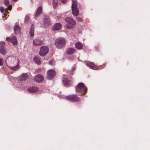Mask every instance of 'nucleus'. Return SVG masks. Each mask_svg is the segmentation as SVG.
I'll return each instance as SVG.
<instances>
[{
  "instance_id": "f704fd0d",
  "label": "nucleus",
  "mask_w": 150,
  "mask_h": 150,
  "mask_svg": "<svg viewBox=\"0 0 150 150\" xmlns=\"http://www.w3.org/2000/svg\"><path fill=\"white\" fill-rule=\"evenodd\" d=\"M60 1L62 3H65L67 1V0H60Z\"/></svg>"
},
{
  "instance_id": "f03ea898",
  "label": "nucleus",
  "mask_w": 150,
  "mask_h": 150,
  "mask_svg": "<svg viewBox=\"0 0 150 150\" xmlns=\"http://www.w3.org/2000/svg\"><path fill=\"white\" fill-rule=\"evenodd\" d=\"M76 91L79 92L81 95L85 94L87 92V88L82 83H78L76 86Z\"/></svg>"
},
{
  "instance_id": "b1692460",
  "label": "nucleus",
  "mask_w": 150,
  "mask_h": 150,
  "mask_svg": "<svg viewBox=\"0 0 150 150\" xmlns=\"http://www.w3.org/2000/svg\"><path fill=\"white\" fill-rule=\"evenodd\" d=\"M20 29V27L18 25H16L15 28H14V30L15 33H16L17 31L19 30Z\"/></svg>"
},
{
  "instance_id": "dca6fc26",
  "label": "nucleus",
  "mask_w": 150,
  "mask_h": 150,
  "mask_svg": "<svg viewBox=\"0 0 150 150\" xmlns=\"http://www.w3.org/2000/svg\"><path fill=\"white\" fill-rule=\"evenodd\" d=\"M42 8L41 6L39 7L35 16V17L37 18L42 13Z\"/></svg>"
},
{
  "instance_id": "7c9ffc66",
  "label": "nucleus",
  "mask_w": 150,
  "mask_h": 150,
  "mask_svg": "<svg viewBox=\"0 0 150 150\" xmlns=\"http://www.w3.org/2000/svg\"><path fill=\"white\" fill-rule=\"evenodd\" d=\"M0 45H2L3 46V47H4V46L5 45V42L3 41H1L0 42Z\"/></svg>"
},
{
  "instance_id": "423d86ee",
  "label": "nucleus",
  "mask_w": 150,
  "mask_h": 150,
  "mask_svg": "<svg viewBox=\"0 0 150 150\" xmlns=\"http://www.w3.org/2000/svg\"><path fill=\"white\" fill-rule=\"evenodd\" d=\"M87 66L89 67L90 68L94 70H97L101 69L104 67V65H100L98 66H96L92 62H87L86 63Z\"/></svg>"
},
{
  "instance_id": "f3484780",
  "label": "nucleus",
  "mask_w": 150,
  "mask_h": 150,
  "mask_svg": "<svg viewBox=\"0 0 150 150\" xmlns=\"http://www.w3.org/2000/svg\"><path fill=\"white\" fill-rule=\"evenodd\" d=\"M0 52L3 55H5L6 53V50L4 47L0 45Z\"/></svg>"
},
{
  "instance_id": "e433bc0d",
  "label": "nucleus",
  "mask_w": 150,
  "mask_h": 150,
  "mask_svg": "<svg viewBox=\"0 0 150 150\" xmlns=\"http://www.w3.org/2000/svg\"><path fill=\"white\" fill-rule=\"evenodd\" d=\"M95 48L96 50H98V46L95 47Z\"/></svg>"
},
{
  "instance_id": "39448f33",
  "label": "nucleus",
  "mask_w": 150,
  "mask_h": 150,
  "mask_svg": "<svg viewBox=\"0 0 150 150\" xmlns=\"http://www.w3.org/2000/svg\"><path fill=\"white\" fill-rule=\"evenodd\" d=\"M71 9L72 14L75 16H77L79 15V11L77 8V4L76 1L74 0L72 1Z\"/></svg>"
},
{
  "instance_id": "72a5a7b5",
  "label": "nucleus",
  "mask_w": 150,
  "mask_h": 150,
  "mask_svg": "<svg viewBox=\"0 0 150 150\" xmlns=\"http://www.w3.org/2000/svg\"><path fill=\"white\" fill-rule=\"evenodd\" d=\"M6 40L8 42H9V41H11V38H10L9 37H7L6 38Z\"/></svg>"
},
{
  "instance_id": "c9c22d12",
  "label": "nucleus",
  "mask_w": 150,
  "mask_h": 150,
  "mask_svg": "<svg viewBox=\"0 0 150 150\" xmlns=\"http://www.w3.org/2000/svg\"><path fill=\"white\" fill-rule=\"evenodd\" d=\"M67 28H72V26H69V25H67Z\"/></svg>"
},
{
  "instance_id": "9d476101",
  "label": "nucleus",
  "mask_w": 150,
  "mask_h": 150,
  "mask_svg": "<svg viewBox=\"0 0 150 150\" xmlns=\"http://www.w3.org/2000/svg\"><path fill=\"white\" fill-rule=\"evenodd\" d=\"M43 76L41 74L38 75L35 77V80L37 82H41L43 81Z\"/></svg>"
},
{
  "instance_id": "5701e85b",
  "label": "nucleus",
  "mask_w": 150,
  "mask_h": 150,
  "mask_svg": "<svg viewBox=\"0 0 150 150\" xmlns=\"http://www.w3.org/2000/svg\"><path fill=\"white\" fill-rule=\"evenodd\" d=\"M63 81L64 85L65 86H67L70 83V81L67 79H64Z\"/></svg>"
},
{
  "instance_id": "4c0bfd02",
  "label": "nucleus",
  "mask_w": 150,
  "mask_h": 150,
  "mask_svg": "<svg viewBox=\"0 0 150 150\" xmlns=\"http://www.w3.org/2000/svg\"><path fill=\"white\" fill-rule=\"evenodd\" d=\"M13 1H16L17 0H12Z\"/></svg>"
},
{
  "instance_id": "f8f14e48",
  "label": "nucleus",
  "mask_w": 150,
  "mask_h": 150,
  "mask_svg": "<svg viewBox=\"0 0 150 150\" xmlns=\"http://www.w3.org/2000/svg\"><path fill=\"white\" fill-rule=\"evenodd\" d=\"M43 42L42 41L38 39L35 40L33 41V44L34 46H39L42 45Z\"/></svg>"
},
{
  "instance_id": "20e7f679",
  "label": "nucleus",
  "mask_w": 150,
  "mask_h": 150,
  "mask_svg": "<svg viewBox=\"0 0 150 150\" xmlns=\"http://www.w3.org/2000/svg\"><path fill=\"white\" fill-rule=\"evenodd\" d=\"M65 98L68 101L74 102H78L80 100V98L76 94H73L67 96L65 97Z\"/></svg>"
},
{
  "instance_id": "c756f323",
  "label": "nucleus",
  "mask_w": 150,
  "mask_h": 150,
  "mask_svg": "<svg viewBox=\"0 0 150 150\" xmlns=\"http://www.w3.org/2000/svg\"><path fill=\"white\" fill-rule=\"evenodd\" d=\"M76 20L79 22H81L82 21V19L81 18L79 17H78L76 18Z\"/></svg>"
},
{
  "instance_id": "bb28decb",
  "label": "nucleus",
  "mask_w": 150,
  "mask_h": 150,
  "mask_svg": "<svg viewBox=\"0 0 150 150\" xmlns=\"http://www.w3.org/2000/svg\"><path fill=\"white\" fill-rule=\"evenodd\" d=\"M29 16H26L25 18V22H27L29 20Z\"/></svg>"
},
{
  "instance_id": "f257e3e1",
  "label": "nucleus",
  "mask_w": 150,
  "mask_h": 150,
  "mask_svg": "<svg viewBox=\"0 0 150 150\" xmlns=\"http://www.w3.org/2000/svg\"><path fill=\"white\" fill-rule=\"evenodd\" d=\"M5 62L7 66L12 70L16 71L19 67V60H17L14 57H8L6 59Z\"/></svg>"
},
{
  "instance_id": "4468645a",
  "label": "nucleus",
  "mask_w": 150,
  "mask_h": 150,
  "mask_svg": "<svg viewBox=\"0 0 150 150\" xmlns=\"http://www.w3.org/2000/svg\"><path fill=\"white\" fill-rule=\"evenodd\" d=\"M38 90V88L37 87H31L28 89V91L30 93H34Z\"/></svg>"
},
{
  "instance_id": "2eb2a0df",
  "label": "nucleus",
  "mask_w": 150,
  "mask_h": 150,
  "mask_svg": "<svg viewBox=\"0 0 150 150\" xmlns=\"http://www.w3.org/2000/svg\"><path fill=\"white\" fill-rule=\"evenodd\" d=\"M43 22L46 26H48L50 23V21L48 17L45 16L43 20Z\"/></svg>"
},
{
  "instance_id": "aec40b11",
  "label": "nucleus",
  "mask_w": 150,
  "mask_h": 150,
  "mask_svg": "<svg viewBox=\"0 0 150 150\" xmlns=\"http://www.w3.org/2000/svg\"><path fill=\"white\" fill-rule=\"evenodd\" d=\"M11 42L12 43L15 45H16L17 44V40L16 37H13L11 38Z\"/></svg>"
},
{
  "instance_id": "a211bd4d",
  "label": "nucleus",
  "mask_w": 150,
  "mask_h": 150,
  "mask_svg": "<svg viewBox=\"0 0 150 150\" xmlns=\"http://www.w3.org/2000/svg\"><path fill=\"white\" fill-rule=\"evenodd\" d=\"M34 61L36 64H39L41 63V61L40 57L38 56H36L34 58Z\"/></svg>"
},
{
  "instance_id": "7ed1b4c3",
  "label": "nucleus",
  "mask_w": 150,
  "mask_h": 150,
  "mask_svg": "<svg viewBox=\"0 0 150 150\" xmlns=\"http://www.w3.org/2000/svg\"><path fill=\"white\" fill-rule=\"evenodd\" d=\"M65 44V40L64 38H59L56 39L54 43L56 46L58 48L64 47Z\"/></svg>"
},
{
  "instance_id": "4be33fe9",
  "label": "nucleus",
  "mask_w": 150,
  "mask_h": 150,
  "mask_svg": "<svg viewBox=\"0 0 150 150\" xmlns=\"http://www.w3.org/2000/svg\"><path fill=\"white\" fill-rule=\"evenodd\" d=\"M28 77V74L26 73L22 74L20 77V80L21 81H24Z\"/></svg>"
},
{
  "instance_id": "cd10ccee",
  "label": "nucleus",
  "mask_w": 150,
  "mask_h": 150,
  "mask_svg": "<svg viewBox=\"0 0 150 150\" xmlns=\"http://www.w3.org/2000/svg\"><path fill=\"white\" fill-rule=\"evenodd\" d=\"M3 58L0 59V66H1L3 65Z\"/></svg>"
},
{
  "instance_id": "2f4dec72",
  "label": "nucleus",
  "mask_w": 150,
  "mask_h": 150,
  "mask_svg": "<svg viewBox=\"0 0 150 150\" xmlns=\"http://www.w3.org/2000/svg\"><path fill=\"white\" fill-rule=\"evenodd\" d=\"M0 9L1 11V12L2 13L4 12V9L3 7H1Z\"/></svg>"
},
{
  "instance_id": "412c9836",
  "label": "nucleus",
  "mask_w": 150,
  "mask_h": 150,
  "mask_svg": "<svg viewBox=\"0 0 150 150\" xmlns=\"http://www.w3.org/2000/svg\"><path fill=\"white\" fill-rule=\"evenodd\" d=\"M34 25L33 24H32L31 28L30 30V36L33 37L34 36Z\"/></svg>"
},
{
  "instance_id": "0eeeda50",
  "label": "nucleus",
  "mask_w": 150,
  "mask_h": 150,
  "mask_svg": "<svg viewBox=\"0 0 150 150\" xmlns=\"http://www.w3.org/2000/svg\"><path fill=\"white\" fill-rule=\"evenodd\" d=\"M48 51L49 49L47 47L42 46L40 48L39 54L42 56H44L48 53Z\"/></svg>"
},
{
  "instance_id": "6ab92c4d",
  "label": "nucleus",
  "mask_w": 150,
  "mask_h": 150,
  "mask_svg": "<svg viewBox=\"0 0 150 150\" xmlns=\"http://www.w3.org/2000/svg\"><path fill=\"white\" fill-rule=\"evenodd\" d=\"M75 47L78 50H81L83 46L82 44L80 42H76L75 45Z\"/></svg>"
},
{
  "instance_id": "9b49d317",
  "label": "nucleus",
  "mask_w": 150,
  "mask_h": 150,
  "mask_svg": "<svg viewBox=\"0 0 150 150\" xmlns=\"http://www.w3.org/2000/svg\"><path fill=\"white\" fill-rule=\"evenodd\" d=\"M62 28V25L60 23H57L55 24L52 28V30L55 31L56 30H59L61 29Z\"/></svg>"
},
{
  "instance_id": "1a4fd4ad",
  "label": "nucleus",
  "mask_w": 150,
  "mask_h": 150,
  "mask_svg": "<svg viewBox=\"0 0 150 150\" xmlns=\"http://www.w3.org/2000/svg\"><path fill=\"white\" fill-rule=\"evenodd\" d=\"M65 20L67 23L72 25H75L76 23V21L71 18H65Z\"/></svg>"
},
{
  "instance_id": "c85d7f7f",
  "label": "nucleus",
  "mask_w": 150,
  "mask_h": 150,
  "mask_svg": "<svg viewBox=\"0 0 150 150\" xmlns=\"http://www.w3.org/2000/svg\"><path fill=\"white\" fill-rule=\"evenodd\" d=\"M49 64L51 65H53L54 64V61L52 60H51L49 62Z\"/></svg>"
},
{
  "instance_id": "ddd939ff",
  "label": "nucleus",
  "mask_w": 150,
  "mask_h": 150,
  "mask_svg": "<svg viewBox=\"0 0 150 150\" xmlns=\"http://www.w3.org/2000/svg\"><path fill=\"white\" fill-rule=\"evenodd\" d=\"M76 49L72 47L68 48L66 51V53L68 54H72L76 52Z\"/></svg>"
},
{
  "instance_id": "6e6552de",
  "label": "nucleus",
  "mask_w": 150,
  "mask_h": 150,
  "mask_svg": "<svg viewBox=\"0 0 150 150\" xmlns=\"http://www.w3.org/2000/svg\"><path fill=\"white\" fill-rule=\"evenodd\" d=\"M55 75V72L53 69H50L47 72V78L48 79H52Z\"/></svg>"
},
{
  "instance_id": "393cba45",
  "label": "nucleus",
  "mask_w": 150,
  "mask_h": 150,
  "mask_svg": "<svg viewBox=\"0 0 150 150\" xmlns=\"http://www.w3.org/2000/svg\"><path fill=\"white\" fill-rule=\"evenodd\" d=\"M58 1V0H53L52 4L53 7L54 8H56L57 5Z\"/></svg>"
},
{
  "instance_id": "a878e982",
  "label": "nucleus",
  "mask_w": 150,
  "mask_h": 150,
  "mask_svg": "<svg viewBox=\"0 0 150 150\" xmlns=\"http://www.w3.org/2000/svg\"><path fill=\"white\" fill-rule=\"evenodd\" d=\"M4 3L6 6L8 5L9 4V2L8 0H4Z\"/></svg>"
},
{
  "instance_id": "473e14b6",
  "label": "nucleus",
  "mask_w": 150,
  "mask_h": 150,
  "mask_svg": "<svg viewBox=\"0 0 150 150\" xmlns=\"http://www.w3.org/2000/svg\"><path fill=\"white\" fill-rule=\"evenodd\" d=\"M7 8H8V9L9 10V11L11 10V9H12L11 6V5H10L9 6H8L7 7Z\"/></svg>"
}]
</instances>
